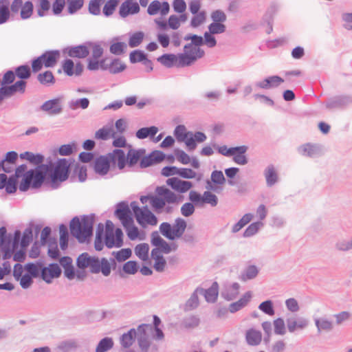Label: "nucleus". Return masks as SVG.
Wrapping results in <instances>:
<instances>
[{"mask_svg":"<svg viewBox=\"0 0 352 352\" xmlns=\"http://www.w3.org/2000/svg\"><path fill=\"white\" fill-rule=\"evenodd\" d=\"M252 298L250 291L246 292L243 296L236 302L230 305L228 310L230 313H235L245 307Z\"/></svg>","mask_w":352,"mask_h":352,"instance_id":"b1692460","label":"nucleus"},{"mask_svg":"<svg viewBox=\"0 0 352 352\" xmlns=\"http://www.w3.org/2000/svg\"><path fill=\"white\" fill-rule=\"evenodd\" d=\"M70 165L65 158L58 159L54 164H45L47 169L46 184L52 190L60 188L61 184L69 178Z\"/></svg>","mask_w":352,"mask_h":352,"instance_id":"f257e3e1","label":"nucleus"},{"mask_svg":"<svg viewBox=\"0 0 352 352\" xmlns=\"http://www.w3.org/2000/svg\"><path fill=\"white\" fill-rule=\"evenodd\" d=\"M41 109L47 112L49 115H58L63 111L61 99L57 98L49 100L41 105Z\"/></svg>","mask_w":352,"mask_h":352,"instance_id":"4468645a","label":"nucleus"},{"mask_svg":"<svg viewBox=\"0 0 352 352\" xmlns=\"http://www.w3.org/2000/svg\"><path fill=\"white\" fill-rule=\"evenodd\" d=\"M92 256H91L87 252H83L80 254L76 259V265L79 269L85 270L89 267L91 260Z\"/></svg>","mask_w":352,"mask_h":352,"instance_id":"de8ad7c7","label":"nucleus"},{"mask_svg":"<svg viewBox=\"0 0 352 352\" xmlns=\"http://www.w3.org/2000/svg\"><path fill=\"white\" fill-rule=\"evenodd\" d=\"M69 107L75 110L78 108H81L82 109H87L89 105V100L87 98H82L77 100H72L69 102Z\"/></svg>","mask_w":352,"mask_h":352,"instance_id":"603ef678","label":"nucleus"},{"mask_svg":"<svg viewBox=\"0 0 352 352\" xmlns=\"http://www.w3.org/2000/svg\"><path fill=\"white\" fill-rule=\"evenodd\" d=\"M145 153L144 149H133L131 148L127 153L126 155V164L129 167L134 166L139 161H140L141 157Z\"/></svg>","mask_w":352,"mask_h":352,"instance_id":"bb28decb","label":"nucleus"},{"mask_svg":"<svg viewBox=\"0 0 352 352\" xmlns=\"http://www.w3.org/2000/svg\"><path fill=\"white\" fill-rule=\"evenodd\" d=\"M9 0H0V25L8 21L10 16Z\"/></svg>","mask_w":352,"mask_h":352,"instance_id":"4c0bfd02","label":"nucleus"},{"mask_svg":"<svg viewBox=\"0 0 352 352\" xmlns=\"http://www.w3.org/2000/svg\"><path fill=\"white\" fill-rule=\"evenodd\" d=\"M151 204L155 211L159 212L160 210L164 208L166 202L164 197L162 198L157 196H151Z\"/></svg>","mask_w":352,"mask_h":352,"instance_id":"680f3d73","label":"nucleus"},{"mask_svg":"<svg viewBox=\"0 0 352 352\" xmlns=\"http://www.w3.org/2000/svg\"><path fill=\"white\" fill-rule=\"evenodd\" d=\"M62 52L73 58H85L89 54L87 50V41L75 46H67L63 49Z\"/></svg>","mask_w":352,"mask_h":352,"instance_id":"9d476101","label":"nucleus"},{"mask_svg":"<svg viewBox=\"0 0 352 352\" xmlns=\"http://www.w3.org/2000/svg\"><path fill=\"white\" fill-rule=\"evenodd\" d=\"M274 333L278 335H284L286 332L285 324L283 318H278L274 320Z\"/></svg>","mask_w":352,"mask_h":352,"instance_id":"338daca9","label":"nucleus"},{"mask_svg":"<svg viewBox=\"0 0 352 352\" xmlns=\"http://www.w3.org/2000/svg\"><path fill=\"white\" fill-rule=\"evenodd\" d=\"M335 248L338 252H348L352 250V239H340L335 243Z\"/></svg>","mask_w":352,"mask_h":352,"instance_id":"8fccbe9b","label":"nucleus"},{"mask_svg":"<svg viewBox=\"0 0 352 352\" xmlns=\"http://www.w3.org/2000/svg\"><path fill=\"white\" fill-rule=\"evenodd\" d=\"M148 325L146 324H142L139 325L138 328V331L142 333L143 335L138 338V344L140 348L141 349L142 352H147L150 347V341L146 337V331L145 327Z\"/></svg>","mask_w":352,"mask_h":352,"instance_id":"473e14b6","label":"nucleus"},{"mask_svg":"<svg viewBox=\"0 0 352 352\" xmlns=\"http://www.w3.org/2000/svg\"><path fill=\"white\" fill-rule=\"evenodd\" d=\"M113 346V341L111 338H102L98 343L96 352H106Z\"/></svg>","mask_w":352,"mask_h":352,"instance_id":"3c124183","label":"nucleus"},{"mask_svg":"<svg viewBox=\"0 0 352 352\" xmlns=\"http://www.w3.org/2000/svg\"><path fill=\"white\" fill-rule=\"evenodd\" d=\"M140 10V6L137 2H133V0H125L120 7L119 14L121 17L125 18L129 14L138 13Z\"/></svg>","mask_w":352,"mask_h":352,"instance_id":"f3484780","label":"nucleus"},{"mask_svg":"<svg viewBox=\"0 0 352 352\" xmlns=\"http://www.w3.org/2000/svg\"><path fill=\"white\" fill-rule=\"evenodd\" d=\"M37 80L42 85L46 87H50L56 82L53 73L49 70L39 73L37 76Z\"/></svg>","mask_w":352,"mask_h":352,"instance_id":"c9c22d12","label":"nucleus"},{"mask_svg":"<svg viewBox=\"0 0 352 352\" xmlns=\"http://www.w3.org/2000/svg\"><path fill=\"white\" fill-rule=\"evenodd\" d=\"M60 57L58 50H47L32 61V69L34 73L38 72L44 66L46 68L54 67Z\"/></svg>","mask_w":352,"mask_h":352,"instance_id":"39448f33","label":"nucleus"},{"mask_svg":"<svg viewBox=\"0 0 352 352\" xmlns=\"http://www.w3.org/2000/svg\"><path fill=\"white\" fill-rule=\"evenodd\" d=\"M41 226L34 224L33 221L30 222L28 227L23 230V259L25 258L26 248L33 240V235L37 237L41 232Z\"/></svg>","mask_w":352,"mask_h":352,"instance_id":"f8f14e48","label":"nucleus"},{"mask_svg":"<svg viewBox=\"0 0 352 352\" xmlns=\"http://www.w3.org/2000/svg\"><path fill=\"white\" fill-rule=\"evenodd\" d=\"M111 162L113 164L117 163L119 169H123L126 164V157L123 150L115 149L113 152L108 153Z\"/></svg>","mask_w":352,"mask_h":352,"instance_id":"6ab92c4d","label":"nucleus"},{"mask_svg":"<svg viewBox=\"0 0 352 352\" xmlns=\"http://www.w3.org/2000/svg\"><path fill=\"white\" fill-rule=\"evenodd\" d=\"M104 0H91L89 3V12L94 15L100 13V5Z\"/></svg>","mask_w":352,"mask_h":352,"instance_id":"69168bd1","label":"nucleus"},{"mask_svg":"<svg viewBox=\"0 0 352 352\" xmlns=\"http://www.w3.org/2000/svg\"><path fill=\"white\" fill-rule=\"evenodd\" d=\"M119 40V37H114L110 41L109 52L111 54L119 56L125 52L127 45L124 42H120Z\"/></svg>","mask_w":352,"mask_h":352,"instance_id":"a878e982","label":"nucleus"},{"mask_svg":"<svg viewBox=\"0 0 352 352\" xmlns=\"http://www.w3.org/2000/svg\"><path fill=\"white\" fill-rule=\"evenodd\" d=\"M252 218L253 215L251 213L244 214L242 218L232 226V232L233 233L239 232L246 224L250 222Z\"/></svg>","mask_w":352,"mask_h":352,"instance_id":"864d4df0","label":"nucleus"},{"mask_svg":"<svg viewBox=\"0 0 352 352\" xmlns=\"http://www.w3.org/2000/svg\"><path fill=\"white\" fill-rule=\"evenodd\" d=\"M95 221V214L82 216V222L76 216L70 221L69 229L71 234L80 243L89 241L93 234V226Z\"/></svg>","mask_w":352,"mask_h":352,"instance_id":"f03ea898","label":"nucleus"},{"mask_svg":"<svg viewBox=\"0 0 352 352\" xmlns=\"http://www.w3.org/2000/svg\"><path fill=\"white\" fill-rule=\"evenodd\" d=\"M156 192L158 195L162 196L165 202L168 204H175L176 194L165 188L164 186H159L156 188Z\"/></svg>","mask_w":352,"mask_h":352,"instance_id":"e433bc0d","label":"nucleus"},{"mask_svg":"<svg viewBox=\"0 0 352 352\" xmlns=\"http://www.w3.org/2000/svg\"><path fill=\"white\" fill-rule=\"evenodd\" d=\"M203 203L209 204L212 206H216L218 204V198L210 191H205L203 195Z\"/></svg>","mask_w":352,"mask_h":352,"instance_id":"774afa93","label":"nucleus"},{"mask_svg":"<svg viewBox=\"0 0 352 352\" xmlns=\"http://www.w3.org/2000/svg\"><path fill=\"white\" fill-rule=\"evenodd\" d=\"M116 256V259L118 262L124 261L131 256V250L130 248H124L118 252L112 253Z\"/></svg>","mask_w":352,"mask_h":352,"instance_id":"4d7b16f0","label":"nucleus"},{"mask_svg":"<svg viewBox=\"0 0 352 352\" xmlns=\"http://www.w3.org/2000/svg\"><path fill=\"white\" fill-rule=\"evenodd\" d=\"M314 322L318 333L322 331H331L333 329V322L327 318H315Z\"/></svg>","mask_w":352,"mask_h":352,"instance_id":"2f4dec72","label":"nucleus"},{"mask_svg":"<svg viewBox=\"0 0 352 352\" xmlns=\"http://www.w3.org/2000/svg\"><path fill=\"white\" fill-rule=\"evenodd\" d=\"M143 38L144 33L142 32H137L130 36L129 40V45L131 47H138L141 44Z\"/></svg>","mask_w":352,"mask_h":352,"instance_id":"5fc2aeb1","label":"nucleus"},{"mask_svg":"<svg viewBox=\"0 0 352 352\" xmlns=\"http://www.w3.org/2000/svg\"><path fill=\"white\" fill-rule=\"evenodd\" d=\"M157 60L162 65L168 68H170L174 65L176 66V63H177V56L173 54H164L158 57Z\"/></svg>","mask_w":352,"mask_h":352,"instance_id":"a19ab883","label":"nucleus"},{"mask_svg":"<svg viewBox=\"0 0 352 352\" xmlns=\"http://www.w3.org/2000/svg\"><path fill=\"white\" fill-rule=\"evenodd\" d=\"M298 152L303 156L309 157H317L320 154V148L316 144H305L298 148Z\"/></svg>","mask_w":352,"mask_h":352,"instance_id":"5701e85b","label":"nucleus"},{"mask_svg":"<svg viewBox=\"0 0 352 352\" xmlns=\"http://www.w3.org/2000/svg\"><path fill=\"white\" fill-rule=\"evenodd\" d=\"M219 285L217 282H214L208 289L199 287V294L204 295L208 302H214L217 300L219 294Z\"/></svg>","mask_w":352,"mask_h":352,"instance_id":"aec40b11","label":"nucleus"},{"mask_svg":"<svg viewBox=\"0 0 352 352\" xmlns=\"http://www.w3.org/2000/svg\"><path fill=\"white\" fill-rule=\"evenodd\" d=\"M89 267L93 274L101 272L104 276H107L111 273V265L106 258H102L100 261L98 258L92 256Z\"/></svg>","mask_w":352,"mask_h":352,"instance_id":"6e6552de","label":"nucleus"},{"mask_svg":"<svg viewBox=\"0 0 352 352\" xmlns=\"http://www.w3.org/2000/svg\"><path fill=\"white\" fill-rule=\"evenodd\" d=\"M131 207L134 212L138 223L142 226L149 224L151 226H155L157 223V217L148 209V207L144 206L140 208L136 201L131 203Z\"/></svg>","mask_w":352,"mask_h":352,"instance_id":"0eeeda50","label":"nucleus"},{"mask_svg":"<svg viewBox=\"0 0 352 352\" xmlns=\"http://www.w3.org/2000/svg\"><path fill=\"white\" fill-rule=\"evenodd\" d=\"M198 294H199V287H197L196 289L191 294L189 299L186 302L185 310L190 311L196 309L199 305V300L198 298Z\"/></svg>","mask_w":352,"mask_h":352,"instance_id":"37998d69","label":"nucleus"},{"mask_svg":"<svg viewBox=\"0 0 352 352\" xmlns=\"http://www.w3.org/2000/svg\"><path fill=\"white\" fill-rule=\"evenodd\" d=\"M263 226L261 222L257 221L251 223L243 232L244 237H250L254 235Z\"/></svg>","mask_w":352,"mask_h":352,"instance_id":"6e6d98bb","label":"nucleus"},{"mask_svg":"<svg viewBox=\"0 0 352 352\" xmlns=\"http://www.w3.org/2000/svg\"><path fill=\"white\" fill-rule=\"evenodd\" d=\"M61 269L56 263H50L47 267L43 266L41 278L47 283H51L53 278L61 275Z\"/></svg>","mask_w":352,"mask_h":352,"instance_id":"ddd939ff","label":"nucleus"},{"mask_svg":"<svg viewBox=\"0 0 352 352\" xmlns=\"http://www.w3.org/2000/svg\"><path fill=\"white\" fill-rule=\"evenodd\" d=\"M0 91L6 97L10 96L17 91H22V80H18L14 84L1 85Z\"/></svg>","mask_w":352,"mask_h":352,"instance_id":"c756f323","label":"nucleus"},{"mask_svg":"<svg viewBox=\"0 0 352 352\" xmlns=\"http://www.w3.org/2000/svg\"><path fill=\"white\" fill-rule=\"evenodd\" d=\"M111 160L109 155H101L95 160V172L100 175H106L110 168Z\"/></svg>","mask_w":352,"mask_h":352,"instance_id":"a211bd4d","label":"nucleus"},{"mask_svg":"<svg viewBox=\"0 0 352 352\" xmlns=\"http://www.w3.org/2000/svg\"><path fill=\"white\" fill-rule=\"evenodd\" d=\"M109 72L111 74H116L123 72L126 66L119 58H113L109 64Z\"/></svg>","mask_w":352,"mask_h":352,"instance_id":"c03bdc74","label":"nucleus"},{"mask_svg":"<svg viewBox=\"0 0 352 352\" xmlns=\"http://www.w3.org/2000/svg\"><path fill=\"white\" fill-rule=\"evenodd\" d=\"M27 166L23 164V192L30 188H38L46 184L47 169L45 164H41L34 169L26 170Z\"/></svg>","mask_w":352,"mask_h":352,"instance_id":"7ed1b4c3","label":"nucleus"},{"mask_svg":"<svg viewBox=\"0 0 352 352\" xmlns=\"http://www.w3.org/2000/svg\"><path fill=\"white\" fill-rule=\"evenodd\" d=\"M13 260L18 262L14 267V277L22 286V248L16 251L13 256Z\"/></svg>","mask_w":352,"mask_h":352,"instance_id":"412c9836","label":"nucleus"},{"mask_svg":"<svg viewBox=\"0 0 352 352\" xmlns=\"http://www.w3.org/2000/svg\"><path fill=\"white\" fill-rule=\"evenodd\" d=\"M166 184L170 188L180 193H184L190 190L192 184L188 181H184L178 179L177 177H171L167 179Z\"/></svg>","mask_w":352,"mask_h":352,"instance_id":"dca6fc26","label":"nucleus"},{"mask_svg":"<svg viewBox=\"0 0 352 352\" xmlns=\"http://www.w3.org/2000/svg\"><path fill=\"white\" fill-rule=\"evenodd\" d=\"M258 274V270L256 265L248 266L241 274V280L246 281L254 278Z\"/></svg>","mask_w":352,"mask_h":352,"instance_id":"09e8293b","label":"nucleus"},{"mask_svg":"<svg viewBox=\"0 0 352 352\" xmlns=\"http://www.w3.org/2000/svg\"><path fill=\"white\" fill-rule=\"evenodd\" d=\"M135 253L142 261H146L148 258L149 246L147 243H140L135 246Z\"/></svg>","mask_w":352,"mask_h":352,"instance_id":"a18cd8bd","label":"nucleus"},{"mask_svg":"<svg viewBox=\"0 0 352 352\" xmlns=\"http://www.w3.org/2000/svg\"><path fill=\"white\" fill-rule=\"evenodd\" d=\"M5 188L8 194L14 193L17 188L22 191V182L18 186V181L14 177L8 176L4 173L0 174V190Z\"/></svg>","mask_w":352,"mask_h":352,"instance_id":"1a4fd4ad","label":"nucleus"},{"mask_svg":"<svg viewBox=\"0 0 352 352\" xmlns=\"http://www.w3.org/2000/svg\"><path fill=\"white\" fill-rule=\"evenodd\" d=\"M115 214L121 221L122 224L131 240H135L139 234L138 228L134 226L133 219L128 204L125 201L120 202L116 206Z\"/></svg>","mask_w":352,"mask_h":352,"instance_id":"20e7f679","label":"nucleus"},{"mask_svg":"<svg viewBox=\"0 0 352 352\" xmlns=\"http://www.w3.org/2000/svg\"><path fill=\"white\" fill-rule=\"evenodd\" d=\"M264 176L266 179L267 186L271 187L278 180V173L273 164L267 166L264 170Z\"/></svg>","mask_w":352,"mask_h":352,"instance_id":"c85d7f7f","label":"nucleus"},{"mask_svg":"<svg viewBox=\"0 0 352 352\" xmlns=\"http://www.w3.org/2000/svg\"><path fill=\"white\" fill-rule=\"evenodd\" d=\"M210 34H218L226 32V27L223 23L212 22L208 26Z\"/></svg>","mask_w":352,"mask_h":352,"instance_id":"e2e57ef3","label":"nucleus"},{"mask_svg":"<svg viewBox=\"0 0 352 352\" xmlns=\"http://www.w3.org/2000/svg\"><path fill=\"white\" fill-rule=\"evenodd\" d=\"M184 39L185 41L191 40V43L184 45V50L186 52H187L188 50L192 48V45L199 47L204 44L203 37L197 34H188L184 36Z\"/></svg>","mask_w":352,"mask_h":352,"instance_id":"ea45409f","label":"nucleus"},{"mask_svg":"<svg viewBox=\"0 0 352 352\" xmlns=\"http://www.w3.org/2000/svg\"><path fill=\"white\" fill-rule=\"evenodd\" d=\"M44 160L43 155L41 154H34L32 152L25 151L23 152V160L29 162L31 164L38 166L41 165Z\"/></svg>","mask_w":352,"mask_h":352,"instance_id":"79ce46f5","label":"nucleus"},{"mask_svg":"<svg viewBox=\"0 0 352 352\" xmlns=\"http://www.w3.org/2000/svg\"><path fill=\"white\" fill-rule=\"evenodd\" d=\"M146 55L140 50H135L132 51L129 55V60L131 63H136L138 62H142L146 59Z\"/></svg>","mask_w":352,"mask_h":352,"instance_id":"bf43d9fd","label":"nucleus"},{"mask_svg":"<svg viewBox=\"0 0 352 352\" xmlns=\"http://www.w3.org/2000/svg\"><path fill=\"white\" fill-rule=\"evenodd\" d=\"M284 80L278 76H270L263 80L255 82V86L259 89H270L278 87Z\"/></svg>","mask_w":352,"mask_h":352,"instance_id":"2eb2a0df","label":"nucleus"},{"mask_svg":"<svg viewBox=\"0 0 352 352\" xmlns=\"http://www.w3.org/2000/svg\"><path fill=\"white\" fill-rule=\"evenodd\" d=\"M210 18L213 22L221 23H224L227 19L226 14L221 10H215L212 12Z\"/></svg>","mask_w":352,"mask_h":352,"instance_id":"0e129e2a","label":"nucleus"},{"mask_svg":"<svg viewBox=\"0 0 352 352\" xmlns=\"http://www.w3.org/2000/svg\"><path fill=\"white\" fill-rule=\"evenodd\" d=\"M200 319L195 315L184 318L181 323V326L185 329H194L199 326Z\"/></svg>","mask_w":352,"mask_h":352,"instance_id":"49530a36","label":"nucleus"},{"mask_svg":"<svg viewBox=\"0 0 352 352\" xmlns=\"http://www.w3.org/2000/svg\"><path fill=\"white\" fill-rule=\"evenodd\" d=\"M261 338L260 331L251 329L246 332L245 339L249 345L256 346L259 344L261 342Z\"/></svg>","mask_w":352,"mask_h":352,"instance_id":"58836bf2","label":"nucleus"},{"mask_svg":"<svg viewBox=\"0 0 352 352\" xmlns=\"http://www.w3.org/2000/svg\"><path fill=\"white\" fill-rule=\"evenodd\" d=\"M187 226L186 221L180 217L175 219L171 225L168 222H163L160 226V231L163 236L169 240H174L175 238H180L184 233Z\"/></svg>","mask_w":352,"mask_h":352,"instance_id":"423d86ee","label":"nucleus"},{"mask_svg":"<svg viewBox=\"0 0 352 352\" xmlns=\"http://www.w3.org/2000/svg\"><path fill=\"white\" fill-rule=\"evenodd\" d=\"M16 77H17L19 80H22V65L16 67L15 72L12 70H8L4 74L2 80L0 82L1 85H10L14 82Z\"/></svg>","mask_w":352,"mask_h":352,"instance_id":"4be33fe9","label":"nucleus"},{"mask_svg":"<svg viewBox=\"0 0 352 352\" xmlns=\"http://www.w3.org/2000/svg\"><path fill=\"white\" fill-rule=\"evenodd\" d=\"M102 41H87V50L90 52L91 50V58L94 59H99L104 53Z\"/></svg>","mask_w":352,"mask_h":352,"instance_id":"393cba45","label":"nucleus"},{"mask_svg":"<svg viewBox=\"0 0 352 352\" xmlns=\"http://www.w3.org/2000/svg\"><path fill=\"white\" fill-rule=\"evenodd\" d=\"M118 3V0H108L103 7L102 12L104 15L106 16H111L113 13Z\"/></svg>","mask_w":352,"mask_h":352,"instance_id":"13d9d810","label":"nucleus"},{"mask_svg":"<svg viewBox=\"0 0 352 352\" xmlns=\"http://www.w3.org/2000/svg\"><path fill=\"white\" fill-rule=\"evenodd\" d=\"M196 60L195 55L190 52L188 50L187 52L184 51V53L179 54L177 56V63L176 67H183L190 65L193 62Z\"/></svg>","mask_w":352,"mask_h":352,"instance_id":"cd10ccee","label":"nucleus"},{"mask_svg":"<svg viewBox=\"0 0 352 352\" xmlns=\"http://www.w3.org/2000/svg\"><path fill=\"white\" fill-rule=\"evenodd\" d=\"M137 332L135 329H131L128 332L124 333L120 337V344L122 347L127 349L131 346L135 341Z\"/></svg>","mask_w":352,"mask_h":352,"instance_id":"72a5a7b5","label":"nucleus"},{"mask_svg":"<svg viewBox=\"0 0 352 352\" xmlns=\"http://www.w3.org/2000/svg\"><path fill=\"white\" fill-rule=\"evenodd\" d=\"M23 270H26V273L30 274L32 278L41 277L43 270L42 263H30L24 265Z\"/></svg>","mask_w":352,"mask_h":352,"instance_id":"f704fd0d","label":"nucleus"},{"mask_svg":"<svg viewBox=\"0 0 352 352\" xmlns=\"http://www.w3.org/2000/svg\"><path fill=\"white\" fill-rule=\"evenodd\" d=\"M308 324V322L306 319L300 318L296 319L294 317L289 318L287 319V325L289 332L293 333L295 330L298 329H304Z\"/></svg>","mask_w":352,"mask_h":352,"instance_id":"7c9ffc66","label":"nucleus"},{"mask_svg":"<svg viewBox=\"0 0 352 352\" xmlns=\"http://www.w3.org/2000/svg\"><path fill=\"white\" fill-rule=\"evenodd\" d=\"M258 309L269 316H273L274 314L273 302L270 300L261 302L258 306Z\"/></svg>","mask_w":352,"mask_h":352,"instance_id":"052dcab7","label":"nucleus"},{"mask_svg":"<svg viewBox=\"0 0 352 352\" xmlns=\"http://www.w3.org/2000/svg\"><path fill=\"white\" fill-rule=\"evenodd\" d=\"M352 104V96L349 95L336 96L327 100L325 106L329 109H342Z\"/></svg>","mask_w":352,"mask_h":352,"instance_id":"9b49d317","label":"nucleus"}]
</instances>
